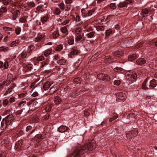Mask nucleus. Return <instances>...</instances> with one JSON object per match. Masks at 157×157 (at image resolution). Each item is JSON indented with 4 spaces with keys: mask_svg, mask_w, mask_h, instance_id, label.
Segmentation results:
<instances>
[{
    "mask_svg": "<svg viewBox=\"0 0 157 157\" xmlns=\"http://www.w3.org/2000/svg\"><path fill=\"white\" fill-rule=\"evenodd\" d=\"M96 145L95 143L88 141L84 145L76 146L74 148L73 152L70 153L67 157H82V155L88 151L94 149Z\"/></svg>",
    "mask_w": 157,
    "mask_h": 157,
    "instance_id": "f257e3e1",
    "label": "nucleus"
},
{
    "mask_svg": "<svg viewBox=\"0 0 157 157\" xmlns=\"http://www.w3.org/2000/svg\"><path fill=\"white\" fill-rule=\"evenodd\" d=\"M126 79L132 82V83L133 82L136 81L137 75L135 73L131 74L130 73H127L125 76Z\"/></svg>",
    "mask_w": 157,
    "mask_h": 157,
    "instance_id": "f03ea898",
    "label": "nucleus"
},
{
    "mask_svg": "<svg viewBox=\"0 0 157 157\" xmlns=\"http://www.w3.org/2000/svg\"><path fill=\"white\" fill-rule=\"evenodd\" d=\"M95 11L94 9H92V10L86 11V10L83 8L82 9L81 12L82 16L85 17L91 16Z\"/></svg>",
    "mask_w": 157,
    "mask_h": 157,
    "instance_id": "7ed1b4c3",
    "label": "nucleus"
},
{
    "mask_svg": "<svg viewBox=\"0 0 157 157\" xmlns=\"http://www.w3.org/2000/svg\"><path fill=\"white\" fill-rule=\"evenodd\" d=\"M97 76L99 79L105 82L109 81L110 80V77L107 75L101 73L98 74Z\"/></svg>",
    "mask_w": 157,
    "mask_h": 157,
    "instance_id": "20e7f679",
    "label": "nucleus"
},
{
    "mask_svg": "<svg viewBox=\"0 0 157 157\" xmlns=\"http://www.w3.org/2000/svg\"><path fill=\"white\" fill-rule=\"evenodd\" d=\"M125 94L122 92H119L117 93V100L118 101L122 102L126 98Z\"/></svg>",
    "mask_w": 157,
    "mask_h": 157,
    "instance_id": "39448f33",
    "label": "nucleus"
},
{
    "mask_svg": "<svg viewBox=\"0 0 157 157\" xmlns=\"http://www.w3.org/2000/svg\"><path fill=\"white\" fill-rule=\"evenodd\" d=\"M31 52L28 51H24L20 54L21 57L23 59L29 58L31 55Z\"/></svg>",
    "mask_w": 157,
    "mask_h": 157,
    "instance_id": "423d86ee",
    "label": "nucleus"
},
{
    "mask_svg": "<svg viewBox=\"0 0 157 157\" xmlns=\"http://www.w3.org/2000/svg\"><path fill=\"white\" fill-rule=\"evenodd\" d=\"M1 129L2 130H4L6 129L7 127V126L10 124H8V122L6 121L4 119H3L1 122Z\"/></svg>",
    "mask_w": 157,
    "mask_h": 157,
    "instance_id": "0eeeda50",
    "label": "nucleus"
},
{
    "mask_svg": "<svg viewBox=\"0 0 157 157\" xmlns=\"http://www.w3.org/2000/svg\"><path fill=\"white\" fill-rule=\"evenodd\" d=\"M142 88L145 90L151 89V87L149 83H147V81L146 80L143 83L142 86Z\"/></svg>",
    "mask_w": 157,
    "mask_h": 157,
    "instance_id": "6e6552de",
    "label": "nucleus"
},
{
    "mask_svg": "<svg viewBox=\"0 0 157 157\" xmlns=\"http://www.w3.org/2000/svg\"><path fill=\"white\" fill-rule=\"evenodd\" d=\"M3 29L8 35H11L12 34L14 30L13 29L6 26L4 27H3Z\"/></svg>",
    "mask_w": 157,
    "mask_h": 157,
    "instance_id": "1a4fd4ad",
    "label": "nucleus"
},
{
    "mask_svg": "<svg viewBox=\"0 0 157 157\" xmlns=\"http://www.w3.org/2000/svg\"><path fill=\"white\" fill-rule=\"evenodd\" d=\"M58 86L57 85H54L52 87L49 89V93L50 94H52L55 93L58 89Z\"/></svg>",
    "mask_w": 157,
    "mask_h": 157,
    "instance_id": "9d476101",
    "label": "nucleus"
},
{
    "mask_svg": "<svg viewBox=\"0 0 157 157\" xmlns=\"http://www.w3.org/2000/svg\"><path fill=\"white\" fill-rule=\"evenodd\" d=\"M45 134L42 135V134H38L36 135L35 137V139L36 141L37 142L39 143L40 141L44 138L45 137Z\"/></svg>",
    "mask_w": 157,
    "mask_h": 157,
    "instance_id": "9b49d317",
    "label": "nucleus"
},
{
    "mask_svg": "<svg viewBox=\"0 0 157 157\" xmlns=\"http://www.w3.org/2000/svg\"><path fill=\"white\" fill-rule=\"evenodd\" d=\"M138 133V132L136 131H132L130 132L129 133H127L126 136L127 137H130L132 138V137H135L137 135Z\"/></svg>",
    "mask_w": 157,
    "mask_h": 157,
    "instance_id": "f8f14e48",
    "label": "nucleus"
},
{
    "mask_svg": "<svg viewBox=\"0 0 157 157\" xmlns=\"http://www.w3.org/2000/svg\"><path fill=\"white\" fill-rule=\"evenodd\" d=\"M68 130H69V128L68 127L63 125L60 126L58 129V131L61 133H63Z\"/></svg>",
    "mask_w": 157,
    "mask_h": 157,
    "instance_id": "ddd939ff",
    "label": "nucleus"
},
{
    "mask_svg": "<svg viewBox=\"0 0 157 157\" xmlns=\"http://www.w3.org/2000/svg\"><path fill=\"white\" fill-rule=\"evenodd\" d=\"M136 63L140 65H142L146 63V61L144 58H140L136 60Z\"/></svg>",
    "mask_w": 157,
    "mask_h": 157,
    "instance_id": "4468645a",
    "label": "nucleus"
},
{
    "mask_svg": "<svg viewBox=\"0 0 157 157\" xmlns=\"http://www.w3.org/2000/svg\"><path fill=\"white\" fill-rule=\"evenodd\" d=\"M59 35V31L57 29L53 31L52 32L51 36L54 39L57 38Z\"/></svg>",
    "mask_w": 157,
    "mask_h": 157,
    "instance_id": "2eb2a0df",
    "label": "nucleus"
},
{
    "mask_svg": "<svg viewBox=\"0 0 157 157\" xmlns=\"http://www.w3.org/2000/svg\"><path fill=\"white\" fill-rule=\"evenodd\" d=\"M13 119V116L12 115H9L4 119L8 122V124H10Z\"/></svg>",
    "mask_w": 157,
    "mask_h": 157,
    "instance_id": "dca6fc26",
    "label": "nucleus"
},
{
    "mask_svg": "<svg viewBox=\"0 0 157 157\" xmlns=\"http://www.w3.org/2000/svg\"><path fill=\"white\" fill-rule=\"evenodd\" d=\"M53 84L51 82H45L43 86V88L45 90H47Z\"/></svg>",
    "mask_w": 157,
    "mask_h": 157,
    "instance_id": "f3484780",
    "label": "nucleus"
},
{
    "mask_svg": "<svg viewBox=\"0 0 157 157\" xmlns=\"http://www.w3.org/2000/svg\"><path fill=\"white\" fill-rule=\"evenodd\" d=\"M149 12V11L147 8L142 10L140 13V14L142 16L141 18L143 19L145 17H146L145 15L148 14Z\"/></svg>",
    "mask_w": 157,
    "mask_h": 157,
    "instance_id": "a211bd4d",
    "label": "nucleus"
},
{
    "mask_svg": "<svg viewBox=\"0 0 157 157\" xmlns=\"http://www.w3.org/2000/svg\"><path fill=\"white\" fill-rule=\"evenodd\" d=\"M9 66L8 62L5 61L4 63L0 61V68L4 67V69H6L8 68Z\"/></svg>",
    "mask_w": 157,
    "mask_h": 157,
    "instance_id": "6ab92c4d",
    "label": "nucleus"
},
{
    "mask_svg": "<svg viewBox=\"0 0 157 157\" xmlns=\"http://www.w3.org/2000/svg\"><path fill=\"white\" fill-rule=\"evenodd\" d=\"M79 50L77 49V48L74 47L71 48V54L72 55H75L78 54Z\"/></svg>",
    "mask_w": 157,
    "mask_h": 157,
    "instance_id": "aec40b11",
    "label": "nucleus"
},
{
    "mask_svg": "<svg viewBox=\"0 0 157 157\" xmlns=\"http://www.w3.org/2000/svg\"><path fill=\"white\" fill-rule=\"evenodd\" d=\"M75 20L76 22L78 23L76 25V26L80 25L83 23V21L81 20L80 17L78 15H76V16Z\"/></svg>",
    "mask_w": 157,
    "mask_h": 157,
    "instance_id": "412c9836",
    "label": "nucleus"
},
{
    "mask_svg": "<svg viewBox=\"0 0 157 157\" xmlns=\"http://www.w3.org/2000/svg\"><path fill=\"white\" fill-rule=\"evenodd\" d=\"M39 107V106L38 104V103L36 101L33 102L31 106L32 109L33 110H35L38 109Z\"/></svg>",
    "mask_w": 157,
    "mask_h": 157,
    "instance_id": "4be33fe9",
    "label": "nucleus"
},
{
    "mask_svg": "<svg viewBox=\"0 0 157 157\" xmlns=\"http://www.w3.org/2000/svg\"><path fill=\"white\" fill-rule=\"evenodd\" d=\"M32 127L31 125H28L26 127V131L27 132H28L31 131L30 132L29 134H28V136H29L33 132H34L35 131L34 129L32 130Z\"/></svg>",
    "mask_w": 157,
    "mask_h": 157,
    "instance_id": "5701e85b",
    "label": "nucleus"
},
{
    "mask_svg": "<svg viewBox=\"0 0 157 157\" xmlns=\"http://www.w3.org/2000/svg\"><path fill=\"white\" fill-rule=\"evenodd\" d=\"M122 54V52L121 51H116L113 52L112 55L115 57H119Z\"/></svg>",
    "mask_w": 157,
    "mask_h": 157,
    "instance_id": "b1692460",
    "label": "nucleus"
},
{
    "mask_svg": "<svg viewBox=\"0 0 157 157\" xmlns=\"http://www.w3.org/2000/svg\"><path fill=\"white\" fill-rule=\"evenodd\" d=\"M60 31L62 33L65 34V36H66L68 33V30L66 26L61 28Z\"/></svg>",
    "mask_w": 157,
    "mask_h": 157,
    "instance_id": "393cba45",
    "label": "nucleus"
},
{
    "mask_svg": "<svg viewBox=\"0 0 157 157\" xmlns=\"http://www.w3.org/2000/svg\"><path fill=\"white\" fill-rule=\"evenodd\" d=\"M136 57L137 56L136 54H131L128 57V60L130 61L135 60L136 58Z\"/></svg>",
    "mask_w": 157,
    "mask_h": 157,
    "instance_id": "a878e982",
    "label": "nucleus"
},
{
    "mask_svg": "<svg viewBox=\"0 0 157 157\" xmlns=\"http://www.w3.org/2000/svg\"><path fill=\"white\" fill-rule=\"evenodd\" d=\"M9 47L7 46H1L0 47V52H6L9 50Z\"/></svg>",
    "mask_w": 157,
    "mask_h": 157,
    "instance_id": "bb28decb",
    "label": "nucleus"
},
{
    "mask_svg": "<svg viewBox=\"0 0 157 157\" xmlns=\"http://www.w3.org/2000/svg\"><path fill=\"white\" fill-rule=\"evenodd\" d=\"M85 91L84 90H81L79 91L78 90H76L73 92L72 94V96H78L81 94L80 93L84 92Z\"/></svg>",
    "mask_w": 157,
    "mask_h": 157,
    "instance_id": "cd10ccee",
    "label": "nucleus"
},
{
    "mask_svg": "<svg viewBox=\"0 0 157 157\" xmlns=\"http://www.w3.org/2000/svg\"><path fill=\"white\" fill-rule=\"evenodd\" d=\"M149 83L152 88L155 87L157 84L156 80L155 79H153Z\"/></svg>",
    "mask_w": 157,
    "mask_h": 157,
    "instance_id": "c85d7f7f",
    "label": "nucleus"
},
{
    "mask_svg": "<svg viewBox=\"0 0 157 157\" xmlns=\"http://www.w3.org/2000/svg\"><path fill=\"white\" fill-rule=\"evenodd\" d=\"M14 92L13 87H11L8 88L6 91L5 93L4 94V95H5L8 94H10Z\"/></svg>",
    "mask_w": 157,
    "mask_h": 157,
    "instance_id": "c756f323",
    "label": "nucleus"
},
{
    "mask_svg": "<svg viewBox=\"0 0 157 157\" xmlns=\"http://www.w3.org/2000/svg\"><path fill=\"white\" fill-rule=\"evenodd\" d=\"M61 98L59 96L56 97L54 99V102L56 104H59L61 102Z\"/></svg>",
    "mask_w": 157,
    "mask_h": 157,
    "instance_id": "7c9ffc66",
    "label": "nucleus"
},
{
    "mask_svg": "<svg viewBox=\"0 0 157 157\" xmlns=\"http://www.w3.org/2000/svg\"><path fill=\"white\" fill-rule=\"evenodd\" d=\"M67 60L64 59H61L59 60L57 62L59 64L62 65H64L66 63Z\"/></svg>",
    "mask_w": 157,
    "mask_h": 157,
    "instance_id": "2f4dec72",
    "label": "nucleus"
},
{
    "mask_svg": "<svg viewBox=\"0 0 157 157\" xmlns=\"http://www.w3.org/2000/svg\"><path fill=\"white\" fill-rule=\"evenodd\" d=\"M2 104L3 106L6 107V106L9 105V100L7 99H5L2 100Z\"/></svg>",
    "mask_w": 157,
    "mask_h": 157,
    "instance_id": "473e14b6",
    "label": "nucleus"
},
{
    "mask_svg": "<svg viewBox=\"0 0 157 157\" xmlns=\"http://www.w3.org/2000/svg\"><path fill=\"white\" fill-rule=\"evenodd\" d=\"M7 79L11 82H13L15 80V78H13V75L11 74H8Z\"/></svg>",
    "mask_w": 157,
    "mask_h": 157,
    "instance_id": "72a5a7b5",
    "label": "nucleus"
},
{
    "mask_svg": "<svg viewBox=\"0 0 157 157\" xmlns=\"http://www.w3.org/2000/svg\"><path fill=\"white\" fill-rule=\"evenodd\" d=\"M52 52V50L51 49H47L44 52V54L46 57L50 55Z\"/></svg>",
    "mask_w": 157,
    "mask_h": 157,
    "instance_id": "f704fd0d",
    "label": "nucleus"
},
{
    "mask_svg": "<svg viewBox=\"0 0 157 157\" xmlns=\"http://www.w3.org/2000/svg\"><path fill=\"white\" fill-rule=\"evenodd\" d=\"M53 106L52 104H50L47 105L45 108V110L46 112H50L52 109V108Z\"/></svg>",
    "mask_w": 157,
    "mask_h": 157,
    "instance_id": "c9c22d12",
    "label": "nucleus"
},
{
    "mask_svg": "<svg viewBox=\"0 0 157 157\" xmlns=\"http://www.w3.org/2000/svg\"><path fill=\"white\" fill-rule=\"evenodd\" d=\"M20 22L21 23H25L27 22L26 18L25 16H23L20 18L19 19Z\"/></svg>",
    "mask_w": 157,
    "mask_h": 157,
    "instance_id": "e433bc0d",
    "label": "nucleus"
},
{
    "mask_svg": "<svg viewBox=\"0 0 157 157\" xmlns=\"http://www.w3.org/2000/svg\"><path fill=\"white\" fill-rule=\"evenodd\" d=\"M15 31L16 34L18 35L20 33L21 31V29L20 27L17 26L15 28Z\"/></svg>",
    "mask_w": 157,
    "mask_h": 157,
    "instance_id": "4c0bfd02",
    "label": "nucleus"
},
{
    "mask_svg": "<svg viewBox=\"0 0 157 157\" xmlns=\"http://www.w3.org/2000/svg\"><path fill=\"white\" fill-rule=\"evenodd\" d=\"M113 58L110 56H106L105 57V62L108 63L112 62L113 61Z\"/></svg>",
    "mask_w": 157,
    "mask_h": 157,
    "instance_id": "58836bf2",
    "label": "nucleus"
},
{
    "mask_svg": "<svg viewBox=\"0 0 157 157\" xmlns=\"http://www.w3.org/2000/svg\"><path fill=\"white\" fill-rule=\"evenodd\" d=\"M67 43L70 45H71L74 43V39L73 37H70L67 40Z\"/></svg>",
    "mask_w": 157,
    "mask_h": 157,
    "instance_id": "ea45409f",
    "label": "nucleus"
},
{
    "mask_svg": "<svg viewBox=\"0 0 157 157\" xmlns=\"http://www.w3.org/2000/svg\"><path fill=\"white\" fill-rule=\"evenodd\" d=\"M96 29L98 31H102L104 30L105 28L103 26H98L96 27Z\"/></svg>",
    "mask_w": 157,
    "mask_h": 157,
    "instance_id": "a19ab883",
    "label": "nucleus"
},
{
    "mask_svg": "<svg viewBox=\"0 0 157 157\" xmlns=\"http://www.w3.org/2000/svg\"><path fill=\"white\" fill-rule=\"evenodd\" d=\"M117 115L116 113H113V117L109 119L110 122L113 121V120H115L117 118Z\"/></svg>",
    "mask_w": 157,
    "mask_h": 157,
    "instance_id": "79ce46f5",
    "label": "nucleus"
},
{
    "mask_svg": "<svg viewBox=\"0 0 157 157\" xmlns=\"http://www.w3.org/2000/svg\"><path fill=\"white\" fill-rule=\"evenodd\" d=\"M32 120L33 122H38L39 119L36 116L34 115L32 118Z\"/></svg>",
    "mask_w": 157,
    "mask_h": 157,
    "instance_id": "37998d69",
    "label": "nucleus"
},
{
    "mask_svg": "<svg viewBox=\"0 0 157 157\" xmlns=\"http://www.w3.org/2000/svg\"><path fill=\"white\" fill-rule=\"evenodd\" d=\"M19 43V41L18 40L14 41L11 42L10 44V46L11 47H14L17 45Z\"/></svg>",
    "mask_w": 157,
    "mask_h": 157,
    "instance_id": "c03bdc74",
    "label": "nucleus"
},
{
    "mask_svg": "<svg viewBox=\"0 0 157 157\" xmlns=\"http://www.w3.org/2000/svg\"><path fill=\"white\" fill-rule=\"evenodd\" d=\"M59 7L62 10H63L65 9V5L63 2H62L60 4L58 5Z\"/></svg>",
    "mask_w": 157,
    "mask_h": 157,
    "instance_id": "a18cd8bd",
    "label": "nucleus"
},
{
    "mask_svg": "<svg viewBox=\"0 0 157 157\" xmlns=\"http://www.w3.org/2000/svg\"><path fill=\"white\" fill-rule=\"evenodd\" d=\"M117 6L120 8H123L126 7V3L125 2L120 3L118 4Z\"/></svg>",
    "mask_w": 157,
    "mask_h": 157,
    "instance_id": "49530a36",
    "label": "nucleus"
},
{
    "mask_svg": "<svg viewBox=\"0 0 157 157\" xmlns=\"http://www.w3.org/2000/svg\"><path fill=\"white\" fill-rule=\"evenodd\" d=\"M63 46L62 45H59L55 47V50L56 51H60L62 50Z\"/></svg>",
    "mask_w": 157,
    "mask_h": 157,
    "instance_id": "de8ad7c7",
    "label": "nucleus"
},
{
    "mask_svg": "<svg viewBox=\"0 0 157 157\" xmlns=\"http://www.w3.org/2000/svg\"><path fill=\"white\" fill-rule=\"evenodd\" d=\"M112 33V30L111 29H109L106 31L105 32V36H109Z\"/></svg>",
    "mask_w": 157,
    "mask_h": 157,
    "instance_id": "09e8293b",
    "label": "nucleus"
},
{
    "mask_svg": "<svg viewBox=\"0 0 157 157\" xmlns=\"http://www.w3.org/2000/svg\"><path fill=\"white\" fill-rule=\"evenodd\" d=\"M11 82L10 80L7 79L5 81H4L2 83H3L4 85L7 86L11 83Z\"/></svg>",
    "mask_w": 157,
    "mask_h": 157,
    "instance_id": "8fccbe9b",
    "label": "nucleus"
},
{
    "mask_svg": "<svg viewBox=\"0 0 157 157\" xmlns=\"http://www.w3.org/2000/svg\"><path fill=\"white\" fill-rule=\"evenodd\" d=\"M94 32H91L87 33L86 35L88 38H91L94 36Z\"/></svg>",
    "mask_w": 157,
    "mask_h": 157,
    "instance_id": "3c124183",
    "label": "nucleus"
},
{
    "mask_svg": "<svg viewBox=\"0 0 157 157\" xmlns=\"http://www.w3.org/2000/svg\"><path fill=\"white\" fill-rule=\"evenodd\" d=\"M28 5L29 7L31 8L34 7L35 6V3L33 1L28 3Z\"/></svg>",
    "mask_w": 157,
    "mask_h": 157,
    "instance_id": "603ef678",
    "label": "nucleus"
},
{
    "mask_svg": "<svg viewBox=\"0 0 157 157\" xmlns=\"http://www.w3.org/2000/svg\"><path fill=\"white\" fill-rule=\"evenodd\" d=\"M26 103V101L25 100L22 101L18 104V106L21 108V107L23 106Z\"/></svg>",
    "mask_w": 157,
    "mask_h": 157,
    "instance_id": "864d4df0",
    "label": "nucleus"
},
{
    "mask_svg": "<svg viewBox=\"0 0 157 157\" xmlns=\"http://www.w3.org/2000/svg\"><path fill=\"white\" fill-rule=\"evenodd\" d=\"M20 11L19 10H16L15 11V13H13V15L15 17H17L18 15L20 14Z\"/></svg>",
    "mask_w": 157,
    "mask_h": 157,
    "instance_id": "5fc2aeb1",
    "label": "nucleus"
},
{
    "mask_svg": "<svg viewBox=\"0 0 157 157\" xmlns=\"http://www.w3.org/2000/svg\"><path fill=\"white\" fill-rule=\"evenodd\" d=\"M41 21L43 23H44L46 22L48 20V17L46 16H44L43 17L41 18Z\"/></svg>",
    "mask_w": 157,
    "mask_h": 157,
    "instance_id": "6e6d98bb",
    "label": "nucleus"
},
{
    "mask_svg": "<svg viewBox=\"0 0 157 157\" xmlns=\"http://www.w3.org/2000/svg\"><path fill=\"white\" fill-rule=\"evenodd\" d=\"M7 11V9L6 7H1L0 9V12L3 13H6Z\"/></svg>",
    "mask_w": 157,
    "mask_h": 157,
    "instance_id": "4d7b16f0",
    "label": "nucleus"
},
{
    "mask_svg": "<svg viewBox=\"0 0 157 157\" xmlns=\"http://www.w3.org/2000/svg\"><path fill=\"white\" fill-rule=\"evenodd\" d=\"M44 59V57L43 55H41L38 56L36 59V60L38 61L43 60Z\"/></svg>",
    "mask_w": 157,
    "mask_h": 157,
    "instance_id": "13d9d810",
    "label": "nucleus"
},
{
    "mask_svg": "<svg viewBox=\"0 0 157 157\" xmlns=\"http://www.w3.org/2000/svg\"><path fill=\"white\" fill-rule=\"evenodd\" d=\"M33 65L31 63L28 64L26 65V67L29 70L31 71L33 69Z\"/></svg>",
    "mask_w": 157,
    "mask_h": 157,
    "instance_id": "bf43d9fd",
    "label": "nucleus"
},
{
    "mask_svg": "<svg viewBox=\"0 0 157 157\" xmlns=\"http://www.w3.org/2000/svg\"><path fill=\"white\" fill-rule=\"evenodd\" d=\"M61 13L60 9L58 8H56L55 10V13L57 15H59Z\"/></svg>",
    "mask_w": 157,
    "mask_h": 157,
    "instance_id": "052dcab7",
    "label": "nucleus"
},
{
    "mask_svg": "<svg viewBox=\"0 0 157 157\" xmlns=\"http://www.w3.org/2000/svg\"><path fill=\"white\" fill-rule=\"evenodd\" d=\"M49 117V115L48 113H47L45 115H44L42 117V119L43 120H48Z\"/></svg>",
    "mask_w": 157,
    "mask_h": 157,
    "instance_id": "680f3d73",
    "label": "nucleus"
},
{
    "mask_svg": "<svg viewBox=\"0 0 157 157\" xmlns=\"http://www.w3.org/2000/svg\"><path fill=\"white\" fill-rule=\"evenodd\" d=\"M16 99L14 97L12 96L10 98L9 100L10 103H13L15 101Z\"/></svg>",
    "mask_w": 157,
    "mask_h": 157,
    "instance_id": "e2e57ef3",
    "label": "nucleus"
},
{
    "mask_svg": "<svg viewBox=\"0 0 157 157\" xmlns=\"http://www.w3.org/2000/svg\"><path fill=\"white\" fill-rule=\"evenodd\" d=\"M74 81L76 84L80 83L81 82L80 78H75Z\"/></svg>",
    "mask_w": 157,
    "mask_h": 157,
    "instance_id": "0e129e2a",
    "label": "nucleus"
},
{
    "mask_svg": "<svg viewBox=\"0 0 157 157\" xmlns=\"http://www.w3.org/2000/svg\"><path fill=\"white\" fill-rule=\"evenodd\" d=\"M144 44L143 42H141L140 43H138L136 46V49H138L139 48H140Z\"/></svg>",
    "mask_w": 157,
    "mask_h": 157,
    "instance_id": "69168bd1",
    "label": "nucleus"
},
{
    "mask_svg": "<svg viewBox=\"0 0 157 157\" xmlns=\"http://www.w3.org/2000/svg\"><path fill=\"white\" fill-rule=\"evenodd\" d=\"M82 36L81 35H79L77 36L75 38V40L76 41H79L80 40L82 39Z\"/></svg>",
    "mask_w": 157,
    "mask_h": 157,
    "instance_id": "338daca9",
    "label": "nucleus"
},
{
    "mask_svg": "<svg viewBox=\"0 0 157 157\" xmlns=\"http://www.w3.org/2000/svg\"><path fill=\"white\" fill-rule=\"evenodd\" d=\"M120 82L119 80H115L113 82L114 85L116 86H119L120 84Z\"/></svg>",
    "mask_w": 157,
    "mask_h": 157,
    "instance_id": "774afa93",
    "label": "nucleus"
}]
</instances>
